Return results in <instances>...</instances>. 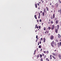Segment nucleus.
Instances as JSON below:
<instances>
[{"label": "nucleus", "mask_w": 61, "mask_h": 61, "mask_svg": "<svg viewBox=\"0 0 61 61\" xmlns=\"http://www.w3.org/2000/svg\"><path fill=\"white\" fill-rule=\"evenodd\" d=\"M39 29H40V28H41V26H39Z\"/></svg>", "instance_id": "obj_44"}, {"label": "nucleus", "mask_w": 61, "mask_h": 61, "mask_svg": "<svg viewBox=\"0 0 61 61\" xmlns=\"http://www.w3.org/2000/svg\"><path fill=\"white\" fill-rule=\"evenodd\" d=\"M55 46H56V44H55Z\"/></svg>", "instance_id": "obj_64"}, {"label": "nucleus", "mask_w": 61, "mask_h": 61, "mask_svg": "<svg viewBox=\"0 0 61 61\" xmlns=\"http://www.w3.org/2000/svg\"><path fill=\"white\" fill-rule=\"evenodd\" d=\"M51 13H52L53 12V11H51Z\"/></svg>", "instance_id": "obj_60"}, {"label": "nucleus", "mask_w": 61, "mask_h": 61, "mask_svg": "<svg viewBox=\"0 0 61 61\" xmlns=\"http://www.w3.org/2000/svg\"><path fill=\"white\" fill-rule=\"evenodd\" d=\"M46 56L45 55V56H44V57H45V58H46Z\"/></svg>", "instance_id": "obj_47"}, {"label": "nucleus", "mask_w": 61, "mask_h": 61, "mask_svg": "<svg viewBox=\"0 0 61 61\" xmlns=\"http://www.w3.org/2000/svg\"><path fill=\"white\" fill-rule=\"evenodd\" d=\"M55 5L56 6L57 8L58 7V3H56L55 4Z\"/></svg>", "instance_id": "obj_14"}, {"label": "nucleus", "mask_w": 61, "mask_h": 61, "mask_svg": "<svg viewBox=\"0 0 61 61\" xmlns=\"http://www.w3.org/2000/svg\"><path fill=\"white\" fill-rule=\"evenodd\" d=\"M40 58H41V57H42V55L41 54H40Z\"/></svg>", "instance_id": "obj_30"}, {"label": "nucleus", "mask_w": 61, "mask_h": 61, "mask_svg": "<svg viewBox=\"0 0 61 61\" xmlns=\"http://www.w3.org/2000/svg\"><path fill=\"white\" fill-rule=\"evenodd\" d=\"M40 61H43V58H41V59Z\"/></svg>", "instance_id": "obj_26"}, {"label": "nucleus", "mask_w": 61, "mask_h": 61, "mask_svg": "<svg viewBox=\"0 0 61 61\" xmlns=\"http://www.w3.org/2000/svg\"><path fill=\"white\" fill-rule=\"evenodd\" d=\"M61 37V36L59 34L58 35V38H60Z\"/></svg>", "instance_id": "obj_9"}, {"label": "nucleus", "mask_w": 61, "mask_h": 61, "mask_svg": "<svg viewBox=\"0 0 61 61\" xmlns=\"http://www.w3.org/2000/svg\"><path fill=\"white\" fill-rule=\"evenodd\" d=\"M57 44H58V47H60V44H59V43H58Z\"/></svg>", "instance_id": "obj_15"}, {"label": "nucleus", "mask_w": 61, "mask_h": 61, "mask_svg": "<svg viewBox=\"0 0 61 61\" xmlns=\"http://www.w3.org/2000/svg\"><path fill=\"white\" fill-rule=\"evenodd\" d=\"M39 57V55H38L37 56V57H38V58Z\"/></svg>", "instance_id": "obj_35"}, {"label": "nucleus", "mask_w": 61, "mask_h": 61, "mask_svg": "<svg viewBox=\"0 0 61 61\" xmlns=\"http://www.w3.org/2000/svg\"><path fill=\"white\" fill-rule=\"evenodd\" d=\"M58 12H59L60 14H61V9H60V10H58Z\"/></svg>", "instance_id": "obj_6"}, {"label": "nucleus", "mask_w": 61, "mask_h": 61, "mask_svg": "<svg viewBox=\"0 0 61 61\" xmlns=\"http://www.w3.org/2000/svg\"><path fill=\"white\" fill-rule=\"evenodd\" d=\"M50 59H52V55H51L50 56Z\"/></svg>", "instance_id": "obj_21"}, {"label": "nucleus", "mask_w": 61, "mask_h": 61, "mask_svg": "<svg viewBox=\"0 0 61 61\" xmlns=\"http://www.w3.org/2000/svg\"><path fill=\"white\" fill-rule=\"evenodd\" d=\"M44 30H46V27H44Z\"/></svg>", "instance_id": "obj_40"}, {"label": "nucleus", "mask_w": 61, "mask_h": 61, "mask_svg": "<svg viewBox=\"0 0 61 61\" xmlns=\"http://www.w3.org/2000/svg\"><path fill=\"white\" fill-rule=\"evenodd\" d=\"M40 9V8L39 7L38 8V9Z\"/></svg>", "instance_id": "obj_61"}, {"label": "nucleus", "mask_w": 61, "mask_h": 61, "mask_svg": "<svg viewBox=\"0 0 61 61\" xmlns=\"http://www.w3.org/2000/svg\"><path fill=\"white\" fill-rule=\"evenodd\" d=\"M36 38L37 39V40L38 39V36H37V35L36 36Z\"/></svg>", "instance_id": "obj_24"}, {"label": "nucleus", "mask_w": 61, "mask_h": 61, "mask_svg": "<svg viewBox=\"0 0 61 61\" xmlns=\"http://www.w3.org/2000/svg\"><path fill=\"white\" fill-rule=\"evenodd\" d=\"M42 49L41 48V50H40L41 52L42 51Z\"/></svg>", "instance_id": "obj_52"}, {"label": "nucleus", "mask_w": 61, "mask_h": 61, "mask_svg": "<svg viewBox=\"0 0 61 61\" xmlns=\"http://www.w3.org/2000/svg\"><path fill=\"white\" fill-rule=\"evenodd\" d=\"M34 17H35V19H37V17H36V15H35Z\"/></svg>", "instance_id": "obj_18"}, {"label": "nucleus", "mask_w": 61, "mask_h": 61, "mask_svg": "<svg viewBox=\"0 0 61 61\" xmlns=\"http://www.w3.org/2000/svg\"><path fill=\"white\" fill-rule=\"evenodd\" d=\"M53 18L54 19L55 18V14H54L53 15Z\"/></svg>", "instance_id": "obj_13"}, {"label": "nucleus", "mask_w": 61, "mask_h": 61, "mask_svg": "<svg viewBox=\"0 0 61 61\" xmlns=\"http://www.w3.org/2000/svg\"><path fill=\"white\" fill-rule=\"evenodd\" d=\"M36 50H35L34 51V53H36Z\"/></svg>", "instance_id": "obj_58"}, {"label": "nucleus", "mask_w": 61, "mask_h": 61, "mask_svg": "<svg viewBox=\"0 0 61 61\" xmlns=\"http://www.w3.org/2000/svg\"><path fill=\"white\" fill-rule=\"evenodd\" d=\"M46 10L47 11H49V9L47 8V7H46Z\"/></svg>", "instance_id": "obj_25"}, {"label": "nucleus", "mask_w": 61, "mask_h": 61, "mask_svg": "<svg viewBox=\"0 0 61 61\" xmlns=\"http://www.w3.org/2000/svg\"><path fill=\"white\" fill-rule=\"evenodd\" d=\"M54 41H53L52 42H51V45L52 46V47H54Z\"/></svg>", "instance_id": "obj_1"}, {"label": "nucleus", "mask_w": 61, "mask_h": 61, "mask_svg": "<svg viewBox=\"0 0 61 61\" xmlns=\"http://www.w3.org/2000/svg\"><path fill=\"white\" fill-rule=\"evenodd\" d=\"M37 26V25H36V26H35V27H36H36Z\"/></svg>", "instance_id": "obj_45"}, {"label": "nucleus", "mask_w": 61, "mask_h": 61, "mask_svg": "<svg viewBox=\"0 0 61 61\" xmlns=\"http://www.w3.org/2000/svg\"><path fill=\"white\" fill-rule=\"evenodd\" d=\"M51 8H54V5H51Z\"/></svg>", "instance_id": "obj_23"}, {"label": "nucleus", "mask_w": 61, "mask_h": 61, "mask_svg": "<svg viewBox=\"0 0 61 61\" xmlns=\"http://www.w3.org/2000/svg\"><path fill=\"white\" fill-rule=\"evenodd\" d=\"M51 23V24H53L54 22H53V21L52 20H51V21H50Z\"/></svg>", "instance_id": "obj_16"}, {"label": "nucleus", "mask_w": 61, "mask_h": 61, "mask_svg": "<svg viewBox=\"0 0 61 61\" xmlns=\"http://www.w3.org/2000/svg\"><path fill=\"white\" fill-rule=\"evenodd\" d=\"M39 16H40V13H39Z\"/></svg>", "instance_id": "obj_50"}, {"label": "nucleus", "mask_w": 61, "mask_h": 61, "mask_svg": "<svg viewBox=\"0 0 61 61\" xmlns=\"http://www.w3.org/2000/svg\"><path fill=\"white\" fill-rule=\"evenodd\" d=\"M57 29H59V25H57Z\"/></svg>", "instance_id": "obj_20"}, {"label": "nucleus", "mask_w": 61, "mask_h": 61, "mask_svg": "<svg viewBox=\"0 0 61 61\" xmlns=\"http://www.w3.org/2000/svg\"><path fill=\"white\" fill-rule=\"evenodd\" d=\"M42 15L43 16H45V13H44V12H42Z\"/></svg>", "instance_id": "obj_19"}, {"label": "nucleus", "mask_w": 61, "mask_h": 61, "mask_svg": "<svg viewBox=\"0 0 61 61\" xmlns=\"http://www.w3.org/2000/svg\"><path fill=\"white\" fill-rule=\"evenodd\" d=\"M58 20H56V24H57L58 23Z\"/></svg>", "instance_id": "obj_10"}, {"label": "nucleus", "mask_w": 61, "mask_h": 61, "mask_svg": "<svg viewBox=\"0 0 61 61\" xmlns=\"http://www.w3.org/2000/svg\"><path fill=\"white\" fill-rule=\"evenodd\" d=\"M46 61H49V60L48 59V58H47L46 59Z\"/></svg>", "instance_id": "obj_22"}, {"label": "nucleus", "mask_w": 61, "mask_h": 61, "mask_svg": "<svg viewBox=\"0 0 61 61\" xmlns=\"http://www.w3.org/2000/svg\"><path fill=\"white\" fill-rule=\"evenodd\" d=\"M58 57L59 58V59H61V55H60V54L58 55Z\"/></svg>", "instance_id": "obj_7"}, {"label": "nucleus", "mask_w": 61, "mask_h": 61, "mask_svg": "<svg viewBox=\"0 0 61 61\" xmlns=\"http://www.w3.org/2000/svg\"><path fill=\"white\" fill-rule=\"evenodd\" d=\"M46 42V38H44L43 39V42L44 43H45Z\"/></svg>", "instance_id": "obj_12"}, {"label": "nucleus", "mask_w": 61, "mask_h": 61, "mask_svg": "<svg viewBox=\"0 0 61 61\" xmlns=\"http://www.w3.org/2000/svg\"><path fill=\"white\" fill-rule=\"evenodd\" d=\"M50 5H52V3H50Z\"/></svg>", "instance_id": "obj_53"}, {"label": "nucleus", "mask_w": 61, "mask_h": 61, "mask_svg": "<svg viewBox=\"0 0 61 61\" xmlns=\"http://www.w3.org/2000/svg\"><path fill=\"white\" fill-rule=\"evenodd\" d=\"M55 32L56 33H58V30L56 29H55Z\"/></svg>", "instance_id": "obj_5"}, {"label": "nucleus", "mask_w": 61, "mask_h": 61, "mask_svg": "<svg viewBox=\"0 0 61 61\" xmlns=\"http://www.w3.org/2000/svg\"><path fill=\"white\" fill-rule=\"evenodd\" d=\"M40 13L41 14V13H42V11H40Z\"/></svg>", "instance_id": "obj_56"}, {"label": "nucleus", "mask_w": 61, "mask_h": 61, "mask_svg": "<svg viewBox=\"0 0 61 61\" xmlns=\"http://www.w3.org/2000/svg\"><path fill=\"white\" fill-rule=\"evenodd\" d=\"M41 44V41L40 40V44Z\"/></svg>", "instance_id": "obj_41"}, {"label": "nucleus", "mask_w": 61, "mask_h": 61, "mask_svg": "<svg viewBox=\"0 0 61 61\" xmlns=\"http://www.w3.org/2000/svg\"><path fill=\"white\" fill-rule=\"evenodd\" d=\"M43 2H44V1H42V4H43Z\"/></svg>", "instance_id": "obj_63"}, {"label": "nucleus", "mask_w": 61, "mask_h": 61, "mask_svg": "<svg viewBox=\"0 0 61 61\" xmlns=\"http://www.w3.org/2000/svg\"><path fill=\"white\" fill-rule=\"evenodd\" d=\"M51 19H53V16H52L51 17Z\"/></svg>", "instance_id": "obj_36"}, {"label": "nucleus", "mask_w": 61, "mask_h": 61, "mask_svg": "<svg viewBox=\"0 0 61 61\" xmlns=\"http://www.w3.org/2000/svg\"><path fill=\"white\" fill-rule=\"evenodd\" d=\"M41 40L42 41H43V39L42 38H41Z\"/></svg>", "instance_id": "obj_28"}, {"label": "nucleus", "mask_w": 61, "mask_h": 61, "mask_svg": "<svg viewBox=\"0 0 61 61\" xmlns=\"http://www.w3.org/2000/svg\"><path fill=\"white\" fill-rule=\"evenodd\" d=\"M50 23V21L48 22V24H49Z\"/></svg>", "instance_id": "obj_54"}, {"label": "nucleus", "mask_w": 61, "mask_h": 61, "mask_svg": "<svg viewBox=\"0 0 61 61\" xmlns=\"http://www.w3.org/2000/svg\"><path fill=\"white\" fill-rule=\"evenodd\" d=\"M42 56H45V54H44V53H42Z\"/></svg>", "instance_id": "obj_34"}, {"label": "nucleus", "mask_w": 61, "mask_h": 61, "mask_svg": "<svg viewBox=\"0 0 61 61\" xmlns=\"http://www.w3.org/2000/svg\"><path fill=\"white\" fill-rule=\"evenodd\" d=\"M39 45V42H38V45Z\"/></svg>", "instance_id": "obj_51"}, {"label": "nucleus", "mask_w": 61, "mask_h": 61, "mask_svg": "<svg viewBox=\"0 0 61 61\" xmlns=\"http://www.w3.org/2000/svg\"><path fill=\"white\" fill-rule=\"evenodd\" d=\"M37 23H38V22H39V20H37Z\"/></svg>", "instance_id": "obj_42"}, {"label": "nucleus", "mask_w": 61, "mask_h": 61, "mask_svg": "<svg viewBox=\"0 0 61 61\" xmlns=\"http://www.w3.org/2000/svg\"><path fill=\"white\" fill-rule=\"evenodd\" d=\"M57 18H55V20H57Z\"/></svg>", "instance_id": "obj_33"}, {"label": "nucleus", "mask_w": 61, "mask_h": 61, "mask_svg": "<svg viewBox=\"0 0 61 61\" xmlns=\"http://www.w3.org/2000/svg\"><path fill=\"white\" fill-rule=\"evenodd\" d=\"M38 17L39 19L40 18V16H38Z\"/></svg>", "instance_id": "obj_39"}, {"label": "nucleus", "mask_w": 61, "mask_h": 61, "mask_svg": "<svg viewBox=\"0 0 61 61\" xmlns=\"http://www.w3.org/2000/svg\"><path fill=\"white\" fill-rule=\"evenodd\" d=\"M60 46H61V42H60Z\"/></svg>", "instance_id": "obj_48"}, {"label": "nucleus", "mask_w": 61, "mask_h": 61, "mask_svg": "<svg viewBox=\"0 0 61 61\" xmlns=\"http://www.w3.org/2000/svg\"><path fill=\"white\" fill-rule=\"evenodd\" d=\"M50 35V33H49V34L48 35V36H49Z\"/></svg>", "instance_id": "obj_55"}, {"label": "nucleus", "mask_w": 61, "mask_h": 61, "mask_svg": "<svg viewBox=\"0 0 61 61\" xmlns=\"http://www.w3.org/2000/svg\"><path fill=\"white\" fill-rule=\"evenodd\" d=\"M35 6L36 8H37V4H35Z\"/></svg>", "instance_id": "obj_17"}, {"label": "nucleus", "mask_w": 61, "mask_h": 61, "mask_svg": "<svg viewBox=\"0 0 61 61\" xmlns=\"http://www.w3.org/2000/svg\"><path fill=\"white\" fill-rule=\"evenodd\" d=\"M59 2H60V3H61V1H60V0H59Z\"/></svg>", "instance_id": "obj_43"}, {"label": "nucleus", "mask_w": 61, "mask_h": 61, "mask_svg": "<svg viewBox=\"0 0 61 61\" xmlns=\"http://www.w3.org/2000/svg\"><path fill=\"white\" fill-rule=\"evenodd\" d=\"M56 51V50H55L54 51Z\"/></svg>", "instance_id": "obj_62"}, {"label": "nucleus", "mask_w": 61, "mask_h": 61, "mask_svg": "<svg viewBox=\"0 0 61 61\" xmlns=\"http://www.w3.org/2000/svg\"><path fill=\"white\" fill-rule=\"evenodd\" d=\"M38 6H39V5H39V4L38 3Z\"/></svg>", "instance_id": "obj_57"}, {"label": "nucleus", "mask_w": 61, "mask_h": 61, "mask_svg": "<svg viewBox=\"0 0 61 61\" xmlns=\"http://www.w3.org/2000/svg\"><path fill=\"white\" fill-rule=\"evenodd\" d=\"M46 32H45V34H46V33L47 34H48V33H49V30H46Z\"/></svg>", "instance_id": "obj_4"}, {"label": "nucleus", "mask_w": 61, "mask_h": 61, "mask_svg": "<svg viewBox=\"0 0 61 61\" xmlns=\"http://www.w3.org/2000/svg\"><path fill=\"white\" fill-rule=\"evenodd\" d=\"M48 53H49V51H46V54H48Z\"/></svg>", "instance_id": "obj_31"}, {"label": "nucleus", "mask_w": 61, "mask_h": 61, "mask_svg": "<svg viewBox=\"0 0 61 61\" xmlns=\"http://www.w3.org/2000/svg\"><path fill=\"white\" fill-rule=\"evenodd\" d=\"M54 28H55V25H52L51 27V30H54Z\"/></svg>", "instance_id": "obj_2"}, {"label": "nucleus", "mask_w": 61, "mask_h": 61, "mask_svg": "<svg viewBox=\"0 0 61 61\" xmlns=\"http://www.w3.org/2000/svg\"><path fill=\"white\" fill-rule=\"evenodd\" d=\"M36 28H39V26H37Z\"/></svg>", "instance_id": "obj_49"}, {"label": "nucleus", "mask_w": 61, "mask_h": 61, "mask_svg": "<svg viewBox=\"0 0 61 61\" xmlns=\"http://www.w3.org/2000/svg\"><path fill=\"white\" fill-rule=\"evenodd\" d=\"M39 48H41V45H40L39 46Z\"/></svg>", "instance_id": "obj_29"}, {"label": "nucleus", "mask_w": 61, "mask_h": 61, "mask_svg": "<svg viewBox=\"0 0 61 61\" xmlns=\"http://www.w3.org/2000/svg\"><path fill=\"white\" fill-rule=\"evenodd\" d=\"M44 13H46V14H47V12L46 11V9H44Z\"/></svg>", "instance_id": "obj_8"}, {"label": "nucleus", "mask_w": 61, "mask_h": 61, "mask_svg": "<svg viewBox=\"0 0 61 61\" xmlns=\"http://www.w3.org/2000/svg\"><path fill=\"white\" fill-rule=\"evenodd\" d=\"M39 21L40 22H42V20H41V19H40L39 20Z\"/></svg>", "instance_id": "obj_38"}, {"label": "nucleus", "mask_w": 61, "mask_h": 61, "mask_svg": "<svg viewBox=\"0 0 61 61\" xmlns=\"http://www.w3.org/2000/svg\"><path fill=\"white\" fill-rule=\"evenodd\" d=\"M44 53H46V51H44Z\"/></svg>", "instance_id": "obj_46"}, {"label": "nucleus", "mask_w": 61, "mask_h": 61, "mask_svg": "<svg viewBox=\"0 0 61 61\" xmlns=\"http://www.w3.org/2000/svg\"><path fill=\"white\" fill-rule=\"evenodd\" d=\"M56 42H58V40L57 39L56 40Z\"/></svg>", "instance_id": "obj_32"}, {"label": "nucleus", "mask_w": 61, "mask_h": 61, "mask_svg": "<svg viewBox=\"0 0 61 61\" xmlns=\"http://www.w3.org/2000/svg\"><path fill=\"white\" fill-rule=\"evenodd\" d=\"M53 56H56V54H55V53H53Z\"/></svg>", "instance_id": "obj_37"}, {"label": "nucleus", "mask_w": 61, "mask_h": 61, "mask_svg": "<svg viewBox=\"0 0 61 61\" xmlns=\"http://www.w3.org/2000/svg\"><path fill=\"white\" fill-rule=\"evenodd\" d=\"M52 57L53 58H54V59L55 60H56V57L55 56H52Z\"/></svg>", "instance_id": "obj_11"}, {"label": "nucleus", "mask_w": 61, "mask_h": 61, "mask_svg": "<svg viewBox=\"0 0 61 61\" xmlns=\"http://www.w3.org/2000/svg\"><path fill=\"white\" fill-rule=\"evenodd\" d=\"M50 38L51 40H53V39H54V36H51Z\"/></svg>", "instance_id": "obj_3"}, {"label": "nucleus", "mask_w": 61, "mask_h": 61, "mask_svg": "<svg viewBox=\"0 0 61 61\" xmlns=\"http://www.w3.org/2000/svg\"><path fill=\"white\" fill-rule=\"evenodd\" d=\"M48 29L49 30H50L51 29V27H49Z\"/></svg>", "instance_id": "obj_27"}, {"label": "nucleus", "mask_w": 61, "mask_h": 61, "mask_svg": "<svg viewBox=\"0 0 61 61\" xmlns=\"http://www.w3.org/2000/svg\"><path fill=\"white\" fill-rule=\"evenodd\" d=\"M37 40H36V42H37Z\"/></svg>", "instance_id": "obj_59"}]
</instances>
